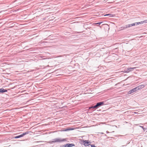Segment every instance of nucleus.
I'll use <instances>...</instances> for the list:
<instances>
[{
  "mask_svg": "<svg viewBox=\"0 0 147 147\" xmlns=\"http://www.w3.org/2000/svg\"><path fill=\"white\" fill-rule=\"evenodd\" d=\"M137 90V88H136V87L132 89V90L129 91L128 92V94H131L134 92H135L136 90Z\"/></svg>",
  "mask_w": 147,
  "mask_h": 147,
  "instance_id": "nucleus-5",
  "label": "nucleus"
},
{
  "mask_svg": "<svg viewBox=\"0 0 147 147\" xmlns=\"http://www.w3.org/2000/svg\"><path fill=\"white\" fill-rule=\"evenodd\" d=\"M83 143L85 146H87V147H90L91 142L88 140L83 141Z\"/></svg>",
  "mask_w": 147,
  "mask_h": 147,
  "instance_id": "nucleus-2",
  "label": "nucleus"
},
{
  "mask_svg": "<svg viewBox=\"0 0 147 147\" xmlns=\"http://www.w3.org/2000/svg\"><path fill=\"white\" fill-rule=\"evenodd\" d=\"M90 146H91V147H96L94 146H92V145H91Z\"/></svg>",
  "mask_w": 147,
  "mask_h": 147,
  "instance_id": "nucleus-17",
  "label": "nucleus"
},
{
  "mask_svg": "<svg viewBox=\"0 0 147 147\" xmlns=\"http://www.w3.org/2000/svg\"><path fill=\"white\" fill-rule=\"evenodd\" d=\"M73 129H69V130H73Z\"/></svg>",
  "mask_w": 147,
  "mask_h": 147,
  "instance_id": "nucleus-19",
  "label": "nucleus"
},
{
  "mask_svg": "<svg viewBox=\"0 0 147 147\" xmlns=\"http://www.w3.org/2000/svg\"><path fill=\"white\" fill-rule=\"evenodd\" d=\"M66 141L65 139H56L55 140V142H61Z\"/></svg>",
  "mask_w": 147,
  "mask_h": 147,
  "instance_id": "nucleus-7",
  "label": "nucleus"
},
{
  "mask_svg": "<svg viewBox=\"0 0 147 147\" xmlns=\"http://www.w3.org/2000/svg\"><path fill=\"white\" fill-rule=\"evenodd\" d=\"M144 23V21H141V22H139V24H142L143 23Z\"/></svg>",
  "mask_w": 147,
  "mask_h": 147,
  "instance_id": "nucleus-13",
  "label": "nucleus"
},
{
  "mask_svg": "<svg viewBox=\"0 0 147 147\" xmlns=\"http://www.w3.org/2000/svg\"><path fill=\"white\" fill-rule=\"evenodd\" d=\"M28 133H27L26 132L25 133H23L22 134L20 135H19V136H16L15 137V138H20V137H23L24 135H26V134H28Z\"/></svg>",
  "mask_w": 147,
  "mask_h": 147,
  "instance_id": "nucleus-4",
  "label": "nucleus"
},
{
  "mask_svg": "<svg viewBox=\"0 0 147 147\" xmlns=\"http://www.w3.org/2000/svg\"><path fill=\"white\" fill-rule=\"evenodd\" d=\"M104 105V102H99L97 103L96 105H95L90 107H89V109H90L91 108H93V109H96L98 107L101 106L102 105Z\"/></svg>",
  "mask_w": 147,
  "mask_h": 147,
  "instance_id": "nucleus-1",
  "label": "nucleus"
},
{
  "mask_svg": "<svg viewBox=\"0 0 147 147\" xmlns=\"http://www.w3.org/2000/svg\"><path fill=\"white\" fill-rule=\"evenodd\" d=\"M105 16H109V17H113V15L112 14H107L105 15H104Z\"/></svg>",
  "mask_w": 147,
  "mask_h": 147,
  "instance_id": "nucleus-11",
  "label": "nucleus"
},
{
  "mask_svg": "<svg viewBox=\"0 0 147 147\" xmlns=\"http://www.w3.org/2000/svg\"><path fill=\"white\" fill-rule=\"evenodd\" d=\"M100 134H104V133L102 132H101L100 133Z\"/></svg>",
  "mask_w": 147,
  "mask_h": 147,
  "instance_id": "nucleus-18",
  "label": "nucleus"
},
{
  "mask_svg": "<svg viewBox=\"0 0 147 147\" xmlns=\"http://www.w3.org/2000/svg\"><path fill=\"white\" fill-rule=\"evenodd\" d=\"M130 25H131V27L133 26H134L135 25V23L131 24H130Z\"/></svg>",
  "mask_w": 147,
  "mask_h": 147,
  "instance_id": "nucleus-14",
  "label": "nucleus"
},
{
  "mask_svg": "<svg viewBox=\"0 0 147 147\" xmlns=\"http://www.w3.org/2000/svg\"><path fill=\"white\" fill-rule=\"evenodd\" d=\"M137 67H130L128 68L127 69V71H126L127 72H129L130 71H132L133 69H135Z\"/></svg>",
  "mask_w": 147,
  "mask_h": 147,
  "instance_id": "nucleus-8",
  "label": "nucleus"
},
{
  "mask_svg": "<svg viewBox=\"0 0 147 147\" xmlns=\"http://www.w3.org/2000/svg\"><path fill=\"white\" fill-rule=\"evenodd\" d=\"M145 87V85H139L137 87H136V88H137V90H138L141 89L142 88H143Z\"/></svg>",
  "mask_w": 147,
  "mask_h": 147,
  "instance_id": "nucleus-6",
  "label": "nucleus"
},
{
  "mask_svg": "<svg viewBox=\"0 0 147 147\" xmlns=\"http://www.w3.org/2000/svg\"><path fill=\"white\" fill-rule=\"evenodd\" d=\"M102 23V22H98L96 23H93V24H99L100 25Z\"/></svg>",
  "mask_w": 147,
  "mask_h": 147,
  "instance_id": "nucleus-12",
  "label": "nucleus"
},
{
  "mask_svg": "<svg viewBox=\"0 0 147 147\" xmlns=\"http://www.w3.org/2000/svg\"><path fill=\"white\" fill-rule=\"evenodd\" d=\"M131 27V26L130 24H129L126 25V27H124L123 28V29H125L126 28H129Z\"/></svg>",
  "mask_w": 147,
  "mask_h": 147,
  "instance_id": "nucleus-10",
  "label": "nucleus"
},
{
  "mask_svg": "<svg viewBox=\"0 0 147 147\" xmlns=\"http://www.w3.org/2000/svg\"><path fill=\"white\" fill-rule=\"evenodd\" d=\"M144 23H147V20H146L144 21Z\"/></svg>",
  "mask_w": 147,
  "mask_h": 147,
  "instance_id": "nucleus-16",
  "label": "nucleus"
},
{
  "mask_svg": "<svg viewBox=\"0 0 147 147\" xmlns=\"http://www.w3.org/2000/svg\"><path fill=\"white\" fill-rule=\"evenodd\" d=\"M75 145L74 144H66L62 146V147H71L75 146Z\"/></svg>",
  "mask_w": 147,
  "mask_h": 147,
  "instance_id": "nucleus-3",
  "label": "nucleus"
},
{
  "mask_svg": "<svg viewBox=\"0 0 147 147\" xmlns=\"http://www.w3.org/2000/svg\"><path fill=\"white\" fill-rule=\"evenodd\" d=\"M7 90L5 89H4L3 88H1L0 89V92H7Z\"/></svg>",
  "mask_w": 147,
  "mask_h": 147,
  "instance_id": "nucleus-9",
  "label": "nucleus"
},
{
  "mask_svg": "<svg viewBox=\"0 0 147 147\" xmlns=\"http://www.w3.org/2000/svg\"><path fill=\"white\" fill-rule=\"evenodd\" d=\"M135 25L139 24V22L135 23Z\"/></svg>",
  "mask_w": 147,
  "mask_h": 147,
  "instance_id": "nucleus-15",
  "label": "nucleus"
}]
</instances>
